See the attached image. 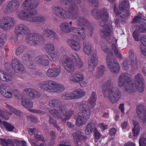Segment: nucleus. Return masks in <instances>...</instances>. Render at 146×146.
<instances>
[{"instance_id":"nucleus-41","label":"nucleus","mask_w":146,"mask_h":146,"mask_svg":"<svg viewBox=\"0 0 146 146\" xmlns=\"http://www.w3.org/2000/svg\"><path fill=\"white\" fill-rule=\"evenodd\" d=\"M7 41V35L2 34L0 36V47L3 48L4 44Z\"/></svg>"},{"instance_id":"nucleus-45","label":"nucleus","mask_w":146,"mask_h":146,"mask_svg":"<svg viewBox=\"0 0 146 146\" xmlns=\"http://www.w3.org/2000/svg\"><path fill=\"white\" fill-rule=\"evenodd\" d=\"M7 107L8 108L10 111L14 113L18 116L21 115L22 113L19 111L14 109L12 106L7 105Z\"/></svg>"},{"instance_id":"nucleus-17","label":"nucleus","mask_w":146,"mask_h":146,"mask_svg":"<svg viewBox=\"0 0 146 146\" xmlns=\"http://www.w3.org/2000/svg\"><path fill=\"white\" fill-rule=\"evenodd\" d=\"M68 79L70 82L79 83L84 80V77L82 73L78 72L72 73L69 75Z\"/></svg>"},{"instance_id":"nucleus-13","label":"nucleus","mask_w":146,"mask_h":146,"mask_svg":"<svg viewBox=\"0 0 146 146\" xmlns=\"http://www.w3.org/2000/svg\"><path fill=\"white\" fill-rule=\"evenodd\" d=\"M55 13L58 16L62 17H68L73 19H75L76 16V13L74 10H55Z\"/></svg>"},{"instance_id":"nucleus-20","label":"nucleus","mask_w":146,"mask_h":146,"mask_svg":"<svg viewBox=\"0 0 146 146\" xmlns=\"http://www.w3.org/2000/svg\"><path fill=\"white\" fill-rule=\"evenodd\" d=\"M29 32L28 28L23 24H20L16 27L15 33L17 37H19L21 35L25 34Z\"/></svg>"},{"instance_id":"nucleus-46","label":"nucleus","mask_w":146,"mask_h":146,"mask_svg":"<svg viewBox=\"0 0 146 146\" xmlns=\"http://www.w3.org/2000/svg\"><path fill=\"white\" fill-rule=\"evenodd\" d=\"M45 48L48 53L52 52L55 48L54 45L50 43L47 44L45 46Z\"/></svg>"},{"instance_id":"nucleus-42","label":"nucleus","mask_w":146,"mask_h":146,"mask_svg":"<svg viewBox=\"0 0 146 146\" xmlns=\"http://www.w3.org/2000/svg\"><path fill=\"white\" fill-rule=\"evenodd\" d=\"M49 55L48 58L50 60L53 62H56L58 60V56L57 54L53 51L50 53H48Z\"/></svg>"},{"instance_id":"nucleus-52","label":"nucleus","mask_w":146,"mask_h":146,"mask_svg":"<svg viewBox=\"0 0 146 146\" xmlns=\"http://www.w3.org/2000/svg\"><path fill=\"white\" fill-rule=\"evenodd\" d=\"M50 135L51 136L52 139L48 141L49 145L50 146L53 145L54 144V138L55 137V134L53 131H51L50 133Z\"/></svg>"},{"instance_id":"nucleus-56","label":"nucleus","mask_w":146,"mask_h":146,"mask_svg":"<svg viewBox=\"0 0 146 146\" xmlns=\"http://www.w3.org/2000/svg\"><path fill=\"white\" fill-rule=\"evenodd\" d=\"M49 122L51 124L53 125L55 127H56L58 130L60 132L62 131V129L56 125L55 121L54 120L53 118H50L49 120Z\"/></svg>"},{"instance_id":"nucleus-54","label":"nucleus","mask_w":146,"mask_h":146,"mask_svg":"<svg viewBox=\"0 0 146 146\" xmlns=\"http://www.w3.org/2000/svg\"><path fill=\"white\" fill-rule=\"evenodd\" d=\"M121 127L123 131L128 130L129 129L128 123L127 121H124L122 123Z\"/></svg>"},{"instance_id":"nucleus-24","label":"nucleus","mask_w":146,"mask_h":146,"mask_svg":"<svg viewBox=\"0 0 146 146\" xmlns=\"http://www.w3.org/2000/svg\"><path fill=\"white\" fill-rule=\"evenodd\" d=\"M24 94H27L28 96L32 99L39 96V93L36 90L32 88H26L23 91Z\"/></svg>"},{"instance_id":"nucleus-36","label":"nucleus","mask_w":146,"mask_h":146,"mask_svg":"<svg viewBox=\"0 0 146 146\" xmlns=\"http://www.w3.org/2000/svg\"><path fill=\"white\" fill-rule=\"evenodd\" d=\"M114 10V12L116 15V19L118 21L120 20H122L120 19L121 18L124 19L125 18L126 16L123 14L124 10Z\"/></svg>"},{"instance_id":"nucleus-51","label":"nucleus","mask_w":146,"mask_h":146,"mask_svg":"<svg viewBox=\"0 0 146 146\" xmlns=\"http://www.w3.org/2000/svg\"><path fill=\"white\" fill-rule=\"evenodd\" d=\"M129 58L131 61L132 65L133 66L136 65L137 64L136 57L134 54H132L129 57Z\"/></svg>"},{"instance_id":"nucleus-47","label":"nucleus","mask_w":146,"mask_h":146,"mask_svg":"<svg viewBox=\"0 0 146 146\" xmlns=\"http://www.w3.org/2000/svg\"><path fill=\"white\" fill-rule=\"evenodd\" d=\"M139 146H146V135H142L139 141Z\"/></svg>"},{"instance_id":"nucleus-38","label":"nucleus","mask_w":146,"mask_h":146,"mask_svg":"<svg viewBox=\"0 0 146 146\" xmlns=\"http://www.w3.org/2000/svg\"><path fill=\"white\" fill-rule=\"evenodd\" d=\"M133 124L134 127L133 129L134 136H137L139 132L140 128L139 127L138 123L134 120L133 121Z\"/></svg>"},{"instance_id":"nucleus-3","label":"nucleus","mask_w":146,"mask_h":146,"mask_svg":"<svg viewBox=\"0 0 146 146\" xmlns=\"http://www.w3.org/2000/svg\"><path fill=\"white\" fill-rule=\"evenodd\" d=\"M96 93L92 92L88 101L85 103H81L79 106V109L82 111L83 117L78 114L76 117V124L79 127L86 123V119L89 118L90 114V110L88 108H93L96 104Z\"/></svg>"},{"instance_id":"nucleus-6","label":"nucleus","mask_w":146,"mask_h":146,"mask_svg":"<svg viewBox=\"0 0 146 146\" xmlns=\"http://www.w3.org/2000/svg\"><path fill=\"white\" fill-rule=\"evenodd\" d=\"M71 58L64 55L61 57V62L64 64L65 70L68 72H73L75 69V66L73 61L75 63V66L81 68L83 66L82 61L76 53H72L71 55Z\"/></svg>"},{"instance_id":"nucleus-23","label":"nucleus","mask_w":146,"mask_h":146,"mask_svg":"<svg viewBox=\"0 0 146 146\" xmlns=\"http://www.w3.org/2000/svg\"><path fill=\"white\" fill-rule=\"evenodd\" d=\"M0 92L1 94L4 97L7 98H11L13 95L11 90L7 88L6 85L3 84L0 87Z\"/></svg>"},{"instance_id":"nucleus-7","label":"nucleus","mask_w":146,"mask_h":146,"mask_svg":"<svg viewBox=\"0 0 146 146\" xmlns=\"http://www.w3.org/2000/svg\"><path fill=\"white\" fill-rule=\"evenodd\" d=\"M92 10V15L94 17L98 19H102L100 25L103 27L102 33L105 37L109 36L111 34L110 27L107 24V21L109 15L108 12L104 10Z\"/></svg>"},{"instance_id":"nucleus-60","label":"nucleus","mask_w":146,"mask_h":146,"mask_svg":"<svg viewBox=\"0 0 146 146\" xmlns=\"http://www.w3.org/2000/svg\"><path fill=\"white\" fill-rule=\"evenodd\" d=\"M27 119L32 121L36 122L37 121L36 118L34 116L32 115H27Z\"/></svg>"},{"instance_id":"nucleus-48","label":"nucleus","mask_w":146,"mask_h":146,"mask_svg":"<svg viewBox=\"0 0 146 146\" xmlns=\"http://www.w3.org/2000/svg\"><path fill=\"white\" fill-rule=\"evenodd\" d=\"M11 113H7L0 109V117L5 120L8 119L9 115H11Z\"/></svg>"},{"instance_id":"nucleus-5","label":"nucleus","mask_w":146,"mask_h":146,"mask_svg":"<svg viewBox=\"0 0 146 146\" xmlns=\"http://www.w3.org/2000/svg\"><path fill=\"white\" fill-rule=\"evenodd\" d=\"M60 102L58 99L50 100L49 102V105L51 107H58L59 111L55 109L50 110V113L55 117L61 119L62 122H65L69 119L74 113V111L71 110L70 112L67 111L66 105H60Z\"/></svg>"},{"instance_id":"nucleus-9","label":"nucleus","mask_w":146,"mask_h":146,"mask_svg":"<svg viewBox=\"0 0 146 146\" xmlns=\"http://www.w3.org/2000/svg\"><path fill=\"white\" fill-rule=\"evenodd\" d=\"M102 50L105 52L108 53L106 57V63L109 68L111 72L114 73L119 72L120 69L119 64L113 58V53L111 52L107 46L105 45L101 46Z\"/></svg>"},{"instance_id":"nucleus-37","label":"nucleus","mask_w":146,"mask_h":146,"mask_svg":"<svg viewBox=\"0 0 146 146\" xmlns=\"http://www.w3.org/2000/svg\"><path fill=\"white\" fill-rule=\"evenodd\" d=\"M0 126L2 128L5 127L7 131H12L14 127L10 124L7 123L5 121H2L0 119Z\"/></svg>"},{"instance_id":"nucleus-43","label":"nucleus","mask_w":146,"mask_h":146,"mask_svg":"<svg viewBox=\"0 0 146 146\" xmlns=\"http://www.w3.org/2000/svg\"><path fill=\"white\" fill-rule=\"evenodd\" d=\"M12 80V76L5 72L3 74L1 81L3 82H9Z\"/></svg>"},{"instance_id":"nucleus-11","label":"nucleus","mask_w":146,"mask_h":146,"mask_svg":"<svg viewBox=\"0 0 146 146\" xmlns=\"http://www.w3.org/2000/svg\"><path fill=\"white\" fill-rule=\"evenodd\" d=\"M0 144L3 146H27L26 142L24 141L15 139L12 141L9 139H1Z\"/></svg>"},{"instance_id":"nucleus-39","label":"nucleus","mask_w":146,"mask_h":146,"mask_svg":"<svg viewBox=\"0 0 146 146\" xmlns=\"http://www.w3.org/2000/svg\"><path fill=\"white\" fill-rule=\"evenodd\" d=\"M35 15H33L31 17V20H32L30 22L33 23L41 22L44 21L45 19L42 16H39L37 17H34Z\"/></svg>"},{"instance_id":"nucleus-31","label":"nucleus","mask_w":146,"mask_h":146,"mask_svg":"<svg viewBox=\"0 0 146 146\" xmlns=\"http://www.w3.org/2000/svg\"><path fill=\"white\" fill-rule=\"evenodd\" d=\"M65 89L63 84L54 82L52 92H62Z\"/></svg>"},{"instance_id":"nucleus-58","label":"nucleus","mask_w":146,"mask_h":146,"mask_svg":"<svg viewBox=\"0 0 146 146\" xmlns=\"http://www.w3.org/2000/svg\"><path fill=\"white\" fill-rule=\"evenodd\" d=\"M24 50V46H19L17 49L16 54L17 55H20Z\"/></svg>"},{"instance_id":"nucleus-18","label":"nucleus","mask_w":146,"mask_h":146,"mask_svg":"<svg viewBox=\"0 0 146 146\" xmlns=\"http://www.w3.org/2000/svg\"><path fill=\"white\" fill-rule=\"evenodd\" d=\"M72 136L77 146H81L82 144L81 141H84L87 139L86 136L84 135V133L81 131L73 133Z\"/></svg>"},{"instance_id":"nucleus-1","label":"nucleus","mask_w":146,"mask_h":146,"mask_svg":"<svg viewBox=\"0 0 146 146\" xmlns=\"http://www.w3.org/2000/svg\"><path fill=\"white\" fill-rule=\"evenodd\" d=\"M77 22L79 26L82 27V29L75 27H70L68 23L67 22L62 23L60 26V29L64 32H71L76 34H72L71 37L80 40H83L85 38L86 35L83 27H87L90 31V35L91 36L93 32V28L87 20L83 17H78L77 18Z\"/></svg>"},{"instance_id":"nucleus-34","label":"nucleus","mask_w":146,"mask_h":146,"mask_svg":"<svg viewBox=\"0 0 146 146\" xmlns=\"http://www.w3.org/2000/svg\"><path fill=\"white\" fill-rule=\"evenodd\" d=\"M115 42L117 43V40L115 39H113L111 42L112 44V48L114 51L115 55L118 58H121V56L119 51V48L117 46V44L114 42Z\"/></svg>"},{"instance_id":"nucleus-28","label":"nucleus","mask_w":146,"mask_h":146,"mask_svg":"<svg viewBox=\"0 0 146 146\" xmlns=\"http://www.w3.org/2000/svg\"><path fill=\"white\" fill-rule=\"evenodd\" d=\"M72 92L73 99L80 98L84 96L86 94L84 91L80 88L75 89Z\"/></svg>"},{"instance_id":"nucleus-29","label":"nucleus","mask_w":146,"mask_h":146,"mask_svg":"<svg viewBox=\"0 0 146 146\" xmlns=\"http://www.w3.org/2000/svg\"><path fill=\"white\" fill-rule=\"evenodd\" d=\"M43 34L44 35H46L49 38L53 40H56L57 39V35L55 32L52 30L45 29L44 30Z\"/></svg>"},{"instance_id":"nucleus-61","label":"nucleus","mask_w":146,"mask_h":146,"mask_svg":"<svg viewBox=\"0 0 146 146\" xmlns=\"http://www.w3.org/2000/svg\"><path fill=\"white\" fill-rule=\"evenodd\" d=\"M13 94L17 97L18 98L20 95V92L16 89H14L13 91Z\"/></svg>"},{"instance_id":"nucleus-2","label":"nucleus","mask_w":146,"mask_h":146,"mask_svg":"<svg viewBox=\"0 0 146 146\" xmlns=\"http://www.w3.org/2000/svg\"><path fill=\"white\" fill-rule=\"evenodd\" d=\"M136 84L132 82V79L129 77V75L127 73L122 74L118 79L119 86L121 87H123L127 92L128 93L133 92L136 89L139 92H141L143 90L144 79L141 74H137L134 78Z\"/></svg>"},{"instance_id":"nucleus-10","label":"nucleus","mask_w":146,"mask_h":146,"mask_svg":"<svg viewBox=\"0 0 146 146\" xmlns=\"http://www.w3.org/2000/svg\"><path fill=\"white\" fill-rule=\"evenodd\" d=\"M27 42L31 45L36 46L43 43L44 39L42 35L39 34H30L27 37Z\"/></svg>"},{"instance_id":"nucleus-25","label":"nucleus","mask_w":146,"mask_h":146,"mask_svg":"<svg viewBox=\"0 0 146 146\" xmlns=\"http://www.w3.org/2000/svg\"><path fill=\"white\" fill-rule=\"evenodd\" d=\"M144 107L142 105L138 106L137 107V112L139 117L146 123V110L144 111Z\"/></svg>"},{"instance_id":"nucleus-8","label":"nucleus","mask_w":146,"mask_h":146,"mask_svg":"<svg viewBox=\"0 0 146 146\" xmlns=\"http://www.w3.org/2000/svg\"><path fill=\"white\" fill-rule=\"evenodd\" d=\"M106 85L108 87V91L103 90L102 92L104 96L106 97H108L107 92L110 101L112 103H115L120 97V92L117 88L113 86L110 80H108L106 82Z\"/></svg>"},{"instance_id":"nucleus-49","label":"nucleus","mask_w":146,"mask_h":146,"mask_svg":"<svg viewBox=\"0 0 146 146\" xmlns=\"http://www.w3.org/2000/svg\"><path fill=\"white\" fill-rule=\"evenodd\" d=\"M105 67L103 66H101L98 68V69L97 73L96 76L97 77L101 76L104 73L105 71Z\"/></svg>"},{"instance_id":"nucleus-15","label":"nucleus","mask_w":146,"mask_h":146,"mask_svg":"<svg viewBox=\"0 0 146 146\" xmlns=\"http://www.w3.org/2000/svg\"><path fill=\"white\" fill-rule=\"evenodd\" d=\"M15 21L11 17H7L1 21L0 27L5 30H8L11 29L14 26Z\"/></svg>"},{"instance_id":"nucleus-50","label":"nucleus","mask_w":146,"mask_h":146,"mask_svg":"<svg viewBox=\"0 0 146 146\" xmlns=\"http://www.w3.org/2000/svg\"><path fill=\"white\" fill-rule=\"evenodd\" d=\"M44 56H39L36 57L35 60V62L36 64L41 65L42 62L44 59Z\"/></svg>"},{"instance_id":"nucleus-30","label":"nucleus","mask_w":146,"mask_h":146,"mask_svg":"<svg viewBox=\"0 0 146 146\" xmlns=\"http://www.w3.org/2000/svg\"><path fill=\"white\" fill-rule=\"evenodd\" d=\"M71 1L76 2V3H78L81 2L80 0H61V2H65L66 8H68V7L69 6L70 8L71 9H76L77 6Z\"/></svg>"},{"instance_id":"nucleus-59","label":"nucleus","mask_w":146,"mask_h":146,"mask_svg":"<svg viewBox=\"0 0 146 146\" xmlns=\"http://www.w3.org/2000/svg\"><path fill=\"white\" fill-rule=\"evenodd\" d=\"M50 62L48 60L45 59L44 57V59L42 62L41 65L43 66H46L49 65Z\"/></svg>"},{"instance_id":"nucleus-21","label":"nucleus","mask_w":146,"mask_h":146,"mask_svg":"<svg viewBox=\"0 0 146 146\" xmlns=\"http://www.w3.org/2000/svg\"><path fill=\"white\" fill-rule=\"evenodd\" d=\"M54 82L51 80H46L41 82L39 85L43 89L48 92H52Z\"/></svg>"},{"instance_id":"nucleus-40","label":"nucleus","mask_w":146,"mask_h":146,"mask_svg":"<svg viewBox=\"0 0 146 146\" xmlns=\"http://www.w3.org/2000/svg\"><path fill=\"white\" fill-rule=\"evenodd\" d=\"M129 8V4L127 0H123L119 4V9H128Z\"/></svg>"},{"instance_id":"nucleus-33","label":"nucleus","mask_w":146,"mask_h":146,"mask_svg":"<svg viewBox=\"0 0 146 146\" xmlns=\"http://www.w3.org/2000/svg\"><path fill=\"white\" fill-rule=\"evenodd\" d=\"M95 124L91 122L87 124L86 127L85 129V133L86 135H88L90 134L93 131L94 132L95 129H96Z\"/></svg>"},{"instance_id":"nucleus-4","label":"nucleus","mask_w":146,"mask_h":146,"mask_svg":"<svg viewBox=\"0 0 146 146\" xmlns=\"http://www.w3.org/2000/svg\"><path fill=\"white\" fill-rule=\"evenodd\" d=\"M134 23H140V26H136L135 30L133 32V36L135 41L140 40L141 44L140 48L142 53L146 57V36H141L140 39L139 33L146 32V20L142 19L140 17L137 16L133 19V21Z\"/></svg>"},{"instance_id":"nucleus-27","label":"nucleus","mask_w":146,"mask_h":146,"mask_svg":"<svg viewBox=\"0 0 146 146\" xmlns=\"http://www.w3.org/2000/svg\"><path fill=\"white\" fill-rule=\"evenodd\" d=\"M68 45L73 50L79 51L81 48V44L77 40L74 39H70L68 40Z\"/></svg>"},{"instance_id":"nucleus-62","label":"nucleus","mask_w":146,"mask_h":146,"mask_svg":"<svg viewBox=\"0 0 146 146\" xmlns=\"http://www.w3.org/2000/svg\"><path fill=\"white\" fill-rule=\"evenodd\" d=\"M116 131V129L115 128H111L110 131V134L111 136H114L115 135Z\"/></svg>"},{"instance_id":"nucleus-53","label":"nucleus","mask_w":146,"mask_h":146,"mask_svg":"<svg viewBox=\"0 0 146 146\" xmlns=\"http://www.w3.org/2000/svg\"><path fill=\"white\" fill-rule=\"evenodd\" d=\"M94 133L95 138V140H98L102 136V135L99 132L97 129H95V131Z\"/></svg>"},{"instance_id":"nucleus-63","label":"nucleus","mask_w":146,"mask_h":146,"mask_svg":"<svg viewBox=\"0 0 146 146\" xmlns=\"http://www.w3.org/2000/svg\"><path fill=\"white\" fill-rule=\"evenodd\" d=\"M35 137L37 141L40 140L43 141L44 140L43 137L41 135H36L35 136Z\"/></svg>"},{"instance_id":"nucleus-44","label":"nucleus","mask_w":146,"mask_h":146,"mask_svg":"<svg viewBox=\"0 0 146 146\" xmlns=\"http://www.w3.org/2000/svg\"><path fill=\"white\" fill-rule=\"evenodd\" d=\"M61 98L63 99H73L72 92H68L63 94L62 95Z\"/></svg>"},{"instance_id":"nucleus-14","label":"nucleus","mask_w":146,"mask_h":146,"mask_svg":"<svg viewBox=\"0 0 146 146\" xmlns=\"http://www.w3.org/2000/svg\"><path fill=\"white\" fill-rule=\"evenodd\" d=\"M22 105L24 107L29 109V110L33 113H38V114H42L45 112V111H42L41 110L32 109L33 105V102L29 99L26 98L25 97H23L22 99Z\"/></svg>"},{"instance_id":"nucleus-22","label":"nucleus","mask_w":146,"mask_h":146,"mask_svg":"<svg viewBox=\"0 0 146 146\" xmlns=\"http://www.w3.org/2000/svg\"><path fill=\"white\" fill-rule=\"evenodd\" d=\"M38 6L36 0H25L22 5V8L25 9H33Z\"/></svg>"},{"instance_id":"nucleus-35","label":"nucleus","mask_w":146,"mask_h":146,"mask_svg":"<svg viewBox=\"0 0 146 146\" xmlns=\"http://www.w3.org/2000/svg\"><path fill=\"white\" fill-rule=\"evenodd\" d=\"M19 5V1L17 0H13L10 2L7 7V9H16L18 8Z\"/></svg>"},{"instance_id":"nucleus-55","label":"nucleus","mask_w":146,"mask_h":146,"mask_svg":"<svg viewBox=\"0 0 146 146\" xmlns=\"http://www.w3.org/2000/svg\"><path fill=\"white\" fill-rule=\"evenodd\" d=\"M127 59L125 60L123 62V68L125 70H127L129 68L130 65L128 63Z\"/></svg>"},{"instance_id":"nucleus-26","label":"nucleus","mask_w":146,"mask_h":146,"mask_svg":"<svg viewBox=\"0 0 146 146\" xmlns=\"http://www.w3.org/2000/svg\"><path fill=\"white\" fill-rule=\"evenodd\" d=\"M60 71L61 68L58 67L56 68H49L47 70L46 74L47 76L50 77H56L59 75Z\"/></svg>"},{"instance_id":"nucleus-16","label":"nucleus","mask_w":146,"mask_h":146,"mask_svg":"<svg viewBox=\"0 0 146 146\" xmlns=\"http://www.w3.org/2000/svg\"><path fill=\"white\" fill-rule=\"evenodd\" d=\"M98 56L96 52H94L91 56V57L88 62V70L89 72H92L94 70L97 65Z\"/></svg>"},{"instance_id":"nucleus-19","label":"nucleus","mask_w":146,"mask_h":146,"mask_svg":"<svg viewBox=\"0 0 146 146\" xmlns=\"http://www.w3.org/2000/svg\"><path fill=\"white\" fill-rule=\"evenodd\" d=\"M12 66L14 70L16 72L22 73L25 71V68L21 62L17 59L12 60Z\"/></svg>"},{"instance_id":"nucleus-12","label":"nucleus","mask_w":146,"mask_h":146,"mask_svg":"<svg viewBox=\"0 0 146 146\" xmlns=\"http://www.w3.org/2000/svg\"><path fill=\"white\" fill-rule=\"evenodd\" d=\"M37 13L36 10H23L20 11L18 14V16L21 19L30 22L33 15Z\"/></svg>"},{"instance_id":"nucleus-32","label":"nucleus","mask_w":146,"mask_h":146,"mask_svg":"<svg viewBox=\"0 0 146 146\" xmlns=\"http://www.w3.org/2000/svg\"><path fill=\"white\" fill-rule=\"evenodd\" d=\"M93 47L90 42H85L83 44V49L85 53L88 55H89Z\"/></svg>"},{"instance_id":"nucleus-57","label":"nucleus","mask_w":146,"mask_h":146,"mask_svg":"<svg viewBox=\"0 0 146 146\" xmlns=\"http://www.w3.org/2000/svg\"><path fill=\"white\" fill-rule=\"evenodd\" d=\"M98 126L102 131H104L107 129L108 128V125L103 123H99Z\"/></svg>"},{"instance_id":"nucleus-64","label":"nucleus","mask_w":146,"mask_h":146,"mask_svg":"<svg viewBox=\"0 0 146 146\" xmlns=\"http://www.w3.org/2000/svg\"><path fill=\"white\" fill-rule=\"evenodd\" d=\"M58 146H71V145L68 143L67 141H64L62 144H61Z\"/></svg>"}]
</instances>
